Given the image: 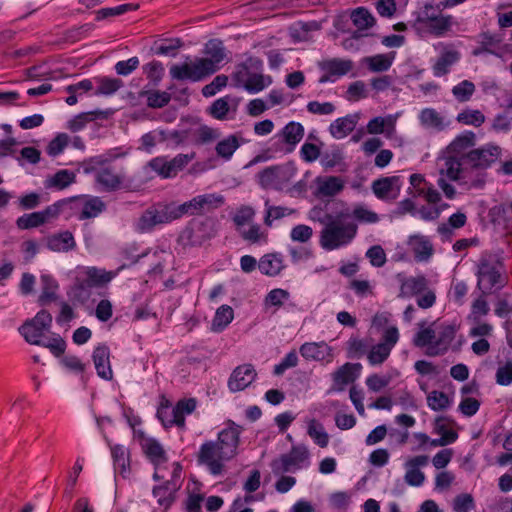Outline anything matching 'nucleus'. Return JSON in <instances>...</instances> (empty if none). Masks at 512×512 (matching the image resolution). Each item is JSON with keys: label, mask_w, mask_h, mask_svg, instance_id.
Instances as JSON below:
<instances>
[{"label": "nucleus", "mask_w": 512, "mask_h": 512, "mask_svg": "<svg viewBox=\"0 0 512 512\" xmlns=\"http://www.w3.org/2000/svg\"><path fill=\"white\" fill-rule=\"evenodd\" d=\"M226 425L218 433L216 441L204 442L197 453L198 464L205 465L214 476L221 475L224 471V463L233 459L238 453L243 428L232 420H228Z\"/></svg>", "instance_id": "nucleus-1"}, {"label": "nucleus", "mask_w": 512, "mask_h": 512, "mask_svg": "<svg viewBox=\"0 0 512 512\" xmlns=\"http://www.w3.org/2000/svg\"><path fill=\"white\" fill-rule=\"evenodd\" d=\"M348 218H350L348 209L338 212L335 217L330 213H325L322 218H318V221L325 225L320 232L319 239L324 250L332 251L353 241L358 232V225L354 221L342 222Z\"/></svg>", "instance_id": "nucleus-2"}, {"label": "nucleus", "mask_w": 512, "mask_h": 512, "mask_svg": "<svg viewBox=\"0 0 512 512\" xmlns=\"http://www.w3.org/2000/svg\"><path fill=\"white\" fill-rule=\"evenodd\" d=\"M186 214L191 215L188 202L179 205L174 202L167 204L157 203L142 213L136 227L141 233L150 232L157 225L169 223Z\"/></svg>", "instance_id": "nucleus-3"}, {"label": "nucleus", "mask_w": 512, "mask_h": 512, "mask_svg": "<svg viewBox=\"0 0 512 512\" xmlns=\"http://www.w3.org/2000/svg\"><path fill=\"white\" fill-rule=\"evenodd\" d=\"M477 278V287L482 294L503 288L506 284L503 263L491 255H482L478 263Z\"/></svg>", "instance_id": "nucleus-4"}, {"label": "nucleus", "mask_w": 512, "mask_h": 512, "mask_svg": "<svg viewBox=\"0 0 512 512\" xmlns=\"http://www.w3.org/2000/svg\"><path fill=\"white\" fill-rule=\"evenodd\" d=\"M296 172L293 162L270 166L258 173V182L264 189L282 190L291 182Z\"/></svg>", "instance_id": "nucleus-5"}, {"label": "nucleus", "mask_w": 512, "mask_h": 512, "mask_svg": "<svg viewBox=\"0 0 512 512\" xmlns=\"http://www.w3.org/2000/svg\"><path fill=\"white\" fill-rule=\"evenodd\" d=\"M309 451L304 444L293 445L290 451L271 461V469L275 475L295 472L309 465Z\"/></svg>", "instance_id": "nucleus-6"}, {"label": "nucleus", "mask_w": 512, "mask_h": 512, "mask_svg": "<svg viewBox=\"0 0 512 512\" xmlns=\"http://www.w3.org/2000/svg\"><path fill=\"white\" fill-rule=\"evenodd\" d=\"M278 136L281 140L273 143L270 151L284 154L292 153L304 136V127L299 122L291 121L282 128Z\"/></svg>", "instance_id": "nucleus-7"}, {"label": "nucleus", "mask_w": 512, "mask_h": 512, "mask_svg": "<svg viewBox=\"0 0 512 512\" xmlns=\"http://www.w3.org/2000/svg\"><path fill=\"white\" fill-rule=\"evenodd\" d=\"M501 154V148L494 144H486L473 149L463 155V161H467L473 168L487 169L497 161Z\"/></svg>", "instance_id": "nucleus-8"}, {"label": "nucleus", "mask_w": 512, "mask_h": 512, "mask_svg": "<svg viewBox=\"0 0 512 512\" xmlns=\"http://www.w3.org/2000/svg\"><path fill=\"white\" fill-rule=\"evenodd\" d=\"M203 52L208 57L198 59L201 62L202 68L210 76L220 69V64L226 57V49L221 40L211 39L205 44Z\"/></svg>", "instance_id": "nucleus-9"}, {"label": "nucleus", "mask_w": 512, "mask_h": 512, "mask_svg": "<svg viewBox=\"0 0 512 512\" xmlns=\"http://www.w3.org/2000/svg\"><path fill=\"white\" fill-rule=\"evenodd\" d=\"M188 162L189 158L187 155L178 154L172 160H167L165 157L153 158L149 161L148 165L160 177L172 178L183 170Z\"/></svg>", "instance_id": "nucleus-10"}, {"label": "nucleus", "mask_w": 512, "mask_h": 512, "mask_svg": "<svg viewBox=\"0 0 512 512\" xmlns=\"http://www.w3.org/2000/svg\"><path fill=\"white\" fill-rule=\"evenodd\" d=\"M371 189L378 199L383 201H394L400 194V177L388 176L379 178L372 182Z\"/></svg>", "instance_id": "nucleus-11"}, {"label": "nucleus", "mask_w": 512, "mask_h": 512, "mask_svg": "<svg viewBox=\"0 0 512 512\" xmlns=\"http://www.w3.org/2000/svg\"><path fill=\"white\" fill-rule=\"evenodd\" d=\"M170 75L178 81L189 80L198 82L209 76L205 69L202 68L200 60L197 58L192 63H183L181 65L174 64L170 68Z\"/></svg>", "instance_id": "nucleus-12"}, {"label": "nucleus", "mask_w": 512, "mask_h": 512, "mask_svg": "<svg viewBox=\"0 0 512 512\" xmlns=\"http://www.w3.org/2000/svg\"><path fill=\"white\" fill-rule=\"evenodd\" d=\"M52 322H23L18 327V332L24 338V340L36 346L44 344L43 340L50 334Z\"/></svg>", "instance_id": "nucleus-13"}, {"label": "nucleus", "mask_w": 512, "mask_h": 512, "mask_svg": "<svg viewBox=\"0 0 512 512\" xmlns=\"http://www.w3.org/2000/svg\"><path fill=\"white\" fill-rule=\"evenodd\" d=\"M257 377V372L252 364L237 366L228 379V388L231 392L242 391L247 388Z\"/></svg>", "instance_id": "nucleus-14"}, {"label": "nucleus", "mask_w": 512, "mask_h": 512, "mask_svg": "<svg viewBox=\"0 0 512 512\" xmlns=\"http://www.w3.org/2000/svg\"><path fill=\"white\" fill-rule=\"evenodd\" d=\"M92 359L95 365L97 375L104 380L113 378V371L110 364V349L105 344H99L95 347Z\"/></svg>", "instance_id": "nucleus-15"}, {"label": "nucleus", "mask_w": 512, "mask_h": 512, "mask_svg": "<svg viewBox=\"0 0 512 512\" xmlns=\"http://www.w3.org/2000/svg\"><path fill=\"white\" fill-rule=\"evenodd\" d=\"M263 62L257 57H249L245 62L236 66L235 71L232 73V80L236 87L245 88V83L248 81L251 69L254 71H261Z\"/></svg>", "instance_id": "nucleus-16"}, {"label": "nucleus", "mask_w": 512, "mask_h": 512, "mask_svg": "<svg viewBox=\"0 0 512 512\" xmlns=\"http://www.w3.org/2000/svg\"><path fill=\"white\" fill-rule=\"evenodd\" d=\"M361 369L360 363H345L332 374L334 385L338 386V390H342L344 386L353 383L358 378Z\"/></svg>", "instance_id": "nucleus-17"}, {"label": "nucleus", "mask_w": 512, "mask_h": 512, "mask_svg": "<svg viewBox=\"0 0 512 512\" xmlns=\"http://www.w3.org/2000/svg\"><path fill=\"white\" fill-rule=\"evenodd\" d=\"M73 200H82V210L78 216L79 220L91 219L100 215L106 209L105 202L97 196L73 197Z\"/></svg>", "instance_id": "nucleus-18"}, {"label": "nucleus", "mask_w": 512, "mask_h": 512, "mask_svg": "<svg viewBox=\"0 0 512 512\" xmlns=\"http://www.w3.org/2000/svg\"><path fill=\"white\" fill-rule=\"evenodd\" d=\"M456 326L454 324L447 325L436 336L434 345L428 347L426 355L437 356L447 351L449 345L453 341L456 333Z\"/></svg>", "instance_id": "nucleus-19"}, {"label": "nucleus", "mask_w": 512, "mask_h": 512, "mask_svg": "<svg viewBox=\"0 0 512 512\" xmlns=\"http://www.w3.org/2000/svg\"><path fill=\"white\" fill-rule=\"evenodd\" d=\"M46 245L53 252H68L76 247V241L73 234L66 230L48 236Z\"/></svg>", "instance_id": "nucleus-20"}, {"label": "nucleus", "mask_w": 512, "mask_h": 512, "mask_svg": "<svg viewBox=\"0 0 512 512\" xmlns=\"http://www.w3.org/2000/svg\"><path fill=\"white\" fill-rule=\"evenodd\" d=\"M300 354L307 360L327 361L331 360V348L325 342L304 343L300 347Z\"/></svg>", "instance_id": "nucleus-21"}, {"label": "nucleus", "mask_w": 512, "mask_h": 512, "mask_svg": "<svg viewBox=\"0 0 512 512\" xmlns=\"http://www.w3.org/2000/svg\"><path fill=\"white\" fill-rule=\"evenodd\" d=\"M95 180L106 192H113L121 188L123 178L113 168L104 167L96 172Z\"/></svg>", "instance_id": "nucleus-22"}, {"label": "nucleus", "mask_w": 512, "mask_h": 512, "mask_svg": "<svg viewBox=\"0 0 512 512\" xmlns=\"http://www.w3.org/2000/svg\"><path fill=\"white\" fill-rule=\"evenodd\" d=\"M358 120V114H349L338 118L330 124L329 132L336 139L344 138L355 129Z\"/></svg>", "instance_id": "nucleus-23"}, {"label": "nucleus", "mask_w": 512, "mask_h": 512, "mask_svg": "<svg viewBox=\"0 0 512 512\" xmlns=\"http://www.w3.org/2000/svg\"><path fill=\"white\" fill-rule=\"evenodd\" d=\"M180 484L174 480L165 481L163 484L155 486L152 494L157 498V502L165 509L169 508L174 502V493L179 488Z\"/></svg>", "instance_id": "nucleus-24"}, {"label": "nucleus", "mask_w": 512, "mask_h": 512, "mask_svg": "<svg viewBox=\"0 0 512 512\" xmlns=\"http://www.w3.org/2000/svg\"><path fill=\"white\" fill-rule=\"evenodd\" d=\"M117 275L116 271H106L97 267H87L84 271V277L90 283L92 288H105Z\"/></svg>", "instance_id": "nucleus-25"}, {"label": "nucleus", "mask_w": 512, "mask_h": 512, "mask_svg": "<svg viewBox=\"0 0 512 512\" xmlns=\"http://www.w3.org/2000/svg\"><path fill=\"white\" fill-rule=\"evenodd\" d=\"M319 68L321 71L329 73L332 77H341L352 70L353 62L351 60L333 58L320 62Z\"/></svg>", "instance_id": "nucleus-26"}, {"label": "nucleus", "mask_w": 512, "mask_h": 512, "mask_svg": "<svg viewBox=\"0 0 512 512\" xmlns=\"http://www.w3.org/2000/svg\"><path fill=\"white\" fill-rule=\"evenodd\" d=\"M397 277L401 282L400 294L402 296L416 295L427 288V279L424 276L405 278L398 274Z\"/></svg>", "instance_id": "nucleus-27"}, {"label": "nucleus", "mask_w": 512, "mask_h": 512, "mask_svg": "<svg viewBox=\"0 0 512 512\" xmlns=\"http://www.w3.org/2000/svg\"><path fill=\"white\" fill-rule=\"evenodd\" d=\"M246 142L244 138L237 134H232L219 141L215 147L216 153L219 157L229 160L234 152Z\"/></svg>", "instance_id": "nucleus-28"}, {"label": "nucleus", "mask_w": 512, "mask_h": 512, "mask_svg": "<svg viewBox=\"0 0 512 512\" xmlns=\"http://www.w3.org/2000/svg\"><path fill=\"white\" fill-rule=\"evenodd\" d=\"M258 268L262 274L276 276L284 268L282 256L277 253L266 254L260 259Z\"/></svg>", "instance_id": "nucleus-29"}, {"label": "nucleus", "mask_w": 512, "mask_h": 512, "mask_svg": "<svg viewBox=\"0 0 512 512\" xmlns=\"http://www.w3.org/2000/svg\"><path fill=\"white\" fill-rule=\"evenodd\" d=\"M460 59V53L456 50H446L441 53L433 65V73L441 77L449 73L450 67Z\"/></svg>", "instance_id": "nucleus-30"}, {"label": "nucleus", "mask_w": 512, "mask_h": 512, "mask_svg": "<svg viewBox=\"0 0 512 512\" xmlns=\"http://www.w3.org/2000/svg\"><path fill=\"white\" fill-rule=\"evenodd\" d=\"M396 120V115L374 117L367 124V132L369 134H382L384 132L390 134L395 130Z\"/></svg>", "instance_id": "nucleus-31"}, {"label": "nucleus", "mask_w": 512, "mask_h": 512, "mask_svg": "<svg viewBox=\"0 0 512 512\" xmlns=\"http://www.w3.org/2000/svg\"><path fill=\"white\" fill-rule=\"evenodd\" d=\"M143 449L147 458L154 466H158L168 460L163 446L154 438L147 439Z\"/></svg>", "instance_id": "nucleus-32"}, {"label": "nucleus", "mask_w": 512, "mask_h": 512, "mask_svg": "<svg viewBox=\"0 0 512 512\" xmlns=\"http://www.w3.org/2000/svg\"><path fill=\"white\" fill-rule=\"evenodd\" d=\"M76 181V174L73 171L62 169L45 181L46 188L63 190Z\"/></svg>", "instance_id": "nucleus-33"}, {"label": "nucleus", "mask_w": 512, "mask_h": 512, "mask_svg": "<svg viewBox=\"0 0 512 512\" xmlns=\"http://www.w3.org/2000/svg\"><path fill=\"white\" fill-rule=\"evenodd\" d=\"M419 120L422 126L437 131H442L447 126L444 118L433 108H424L420 112Z\"/></svg>", "instance_id": "nucleus-34"}, {"label": "nucleus", "mask_w": 512, "mask_h": 512, "mask_svg": "<svg viewBox=\"0 0 512 512\" xmlns=\"http://www.w3.org/2000/svg\"><path fill=\"white\" fill-rule=\"evenodd\" d=\"M395 58V52L387 54H377L371 57L365 58L368 69L372 72H385L392 66Z\"/></svg>", "instance_id": "nucleus-35"}, {"label": "nucleus", "mask_w": 512, "mask_h": 512, "mask_svg": "<svg viewBox=\"0 0 512 512\" xmlns=\"http://www.w3.org/2000/svg\"><path fill=\"white\" fill-rule=\"evenodd\" d=\"M42 293L39 296V303L41 306H45L56 300V290L58 284L56 280L50 275L41 276Z\"/></svg>", "instance_id": "nucleus-36"}, {"label": "nucleus", "mask_w": 512, "mask_h": 512, "mask_svg": "<svg viewBox=\"0 0 512 512\" xmlns=\"http://www.w3.org/2000/svg\"><path fill=\"white\" fill-rule=\"evenodd\" d=\"M428 24L424 26L432 35L443 36L452 26V16L440 15L435 18H427Z\"/></svg>", "instance_id": "nucleus-37"}, {"label": "nucleus", "mask_w": 512, "mask_h": 512, "mask_svg": "<svg viewBox=\"0 0 512 512\" xmlns=\"http://www.w3.org/2000/svg\"><path fill=\"white\" fill-rule=\"evenodd\" d=\"M139 96L147 98V106L150 108H162L171 100L170 93L159 90H143Z\"/></svg>", "instance_id": "nucleus-38"}, {"label": "nucleus", "mask_w": 512, "mask_h": 512, "mask_svg": "<svg viewBox=\"0 0 512 512\" xmlns=\"http://www.w3.org/2000/svg\"><path fill=\"white\" fill-rule=\"evenodd\" d=\"M351 20L359 30H366L374 26L375 18L365 7H358L351 13Z\"/></svg>", "instance_id": "nucleus-39"}, {"label": "nucleus", "mask_w": 512, "mask_h": 512, "mask_svg": "<svg viewBox=\"0 0 512 512\" xmlns=\"http://www.w3.org/2000/svg\"><path fill=\"white\" fill-rule=\"evenodd\" d=\"M96 81L98 87L95 91V95H112L124 85L121 79L106 76L96 78Z\"/></svg>", "instance_id": "nucleus-40"}, {"label": "nucleus", "mask_w": 512, "mask_h": 512, "mask_svg": "<svg viewBox=\"0 0 512 512\" xmlns=\"http://www.w3.org/2000/svg\"><path fill=\"white\" fill-rule=\"evenodd\" d=\"M92 286L84 277H77L74 285L71 288V296L74 300L85 303L91 296Z\"/></svg>", "instance_id": "nucleus-41"}, {"label": "nucleus", "mask_w": 512, "mask_h": 512, "mask_svg": "<svg viewBox=\"0 0 512 512\" xmlns=\"http://www.w3.org/2000/svg\"><path fill=\"white\" fill-rule=\"evenodd\" d=\"M475 133L472 131H464L459 134L449 145V150L455 153H461L469 147L475 145Z\"/></svg>", "instance_id": "nucleus-42"}, {"label": "nucleus", "mask_w": 512, "mask_h": 512, "mask_svg": "<svg viewBox=\"0 0 512 512\" xmlns=\"http://www.w3.org/2000/svg\"><path fill=\"white\" fill-rule=\"evenodd\" d=\"M466 222L467 216L465 213H454L448 218V223H443L438 226V232L442 235L450 236L453 229L462 228L465 226Z\"/></svg>", "instance_id": "nucleus-43"}, {"label": "nucleus", "mask_w": 512, "mask_h": 512, "mask_svg": "<svg viewBox=\"0 0 512 512\" xmlns=\"http://www.w3.org/2000/svg\"><path fill=\"white\" fill-rule=\"evenodd\" d=\"M307 433L318 446L321 448L327 447L329 435L325 432L321 423L317 422L315 419L311 420L308 425Z\"/></svg>", "instance_id": "nucleus-44"}, {"label": "nucleus", "mask_w": 512, "mask_h": 512, "mask_svg": "<svg viewBox=\"0 0 512 512\" xmlns=\"http://www.w3.org/2000/svg\"><path fill=\"white\" fill-rule=\"evenodd\" d=\"M101 115H103V112L99 110L80 113L68 122V128L72 132H78L82 130L88 122L93 121Z\"/></svg>", "instance_id": "nucleus-45"}, {"label": "nucleus", "mask_w": 512, "mask_h": 512, "mask_svg": "<svg viewBox=\"0 0 512 512\" xmlns=\"http://www.w3.org/2000/svg\"><path fill=\"white\" fill-rule=\"evenodd\" d=\"M139 8V4H122L116 7L102 8L97 11L96 20L101 21L109 17L119 16L128 11H134Z\"/></svg>", "instance_id": "nucleus-46"}, {"label": "nucleus", "mask_w": 512, "mask_h": 512, "mask_svg": "<svg viewBox=\"0 0 512 512\" xmlns=\"http://www.w3.org/2000/svg\"><path fill=\"white\" fill-rule=\"evenodd\" d=\"M142 69L153 86H157L164 76V66L157 60L143 65Z\"/></svg>", "instance_id": "nucleus-47"}, {"label": "nucleus", "mask_w": 512, "mask_h": 512, "mask_svg": "<svg viewBox=\"0 0 512 512\" xmlns=\"http://www.w3.org/2000/svg\"><path fill=\"white\" fill-rule=\"evenodd\" d=\"M462 158L450 156L445 159L444 168L440 170L442 175H446L450 180L456 181L460 178L462 171Z\"/></svg>", "instance_id": "nucleus-48"}, {"label": "nucleus", "mask_w": 512, "mask_h": 512, "mask_svg": "<svg viewBox=\"0 0 512 512\" xmlns=\"http://www.w3.org/2000/svg\"><path fill=\"white\" fill-rule=\"evenodd\" d=\"M391 351L392 349L386 347L384 344L378 343L372 346L367 354L369 364L372 366L381 365L388 359Z\"/></svg>", "instance_id": "nucleus-49"}, {"label": "nucleus", "mask_w": 512, "mask_h": 512, "mask_svg": "<svg viewBox=\"0 0 512 512\" xmlns=\"http://www.w3.org/2000/svg\"><path fill=\"white\" fill-rule=\"evenodd\" d=\"M427 404L433 411H443L450 406L451 401L446 393L434 390L428 394Z\"/></svg>", "instance_id": "nucleus-50"}, {"label": "nucleus", "mask_w": 512, "mask_h": 512, "mask_svg": "<svg viewBox=\"0 0 512 512\" xmlns=\"http://www.w3.org/2000/svg\"><path fill=\"white\" fill-rule=\"evenodd\" d=\"M456 120L461 124L479 127L485 122V116L479 110L466 109L457 115Z\"/></svg>", "instance_id": "nucleus-51"}, {"label": "nucleus", "mask_w": 512, "mask_h": 512, "mask_svg": "<svg viewBox=\"0 0 512 512\" xmlns=\"http://www.w3.org/2000/svg\"><path fill=\"white\" fill-rule=\"evenodd\" d=\"M44 224L40 211L23 214L16 220V225L21 230H28Z\"/></svg>", "instance_id": "nucleus-52"}, {"label": "nucleus", "mask_w": 512, "mask_h": 512, "mask_svg": "<svg viewBox=\"0 0 512 512\" xmlns=\"http://www.w3.org/2000/svg\"><path fill=\"white\" fill-rule=\"evenodd\" d=\"M70 137L66 133H59L53 138L46 147V152L51 157H56L61 154L68 146Z\"/></svg>", "instance_id": "nucleus-53"}, {"label": "nucleus", "mask_w": 512, "mask_h": 512, "mask_svg": "<svg viewBox=\"0 0 512 512\" xmlns=\"http://www.w3.org/2000/svg\"><path fill=\"white\" fill-rule=\"evenodd\" d=\"M350 217H353L355 221L365 224H373L379 221L377 213L368 210L363 205H357L350 213Z\"/></svg>", "instance_id": "nucleus-54"}, {"label": "nucleus", "mask_w": 512, "mask_h": 512, "mask_svg": "<svg viewBox=\"0 0 512 512\" xmlns=\"http://www.w3.org/2000/svg\"><path fill=\"white\" fill-rule=\"evenodd\" d=\"M229 110V96H225L215 100L209 107L208 111L213 118L217 120H224L227 118Z\"/></svg>", "instance_id": "nucleus-55"}, {"label": "nucleus", "mask_w": 512, "mask_h": 512, "mask_svg": "<svg viewBox=\"0 0 512 512\" xmlns=\"http://www.w3.org/2000/svg\"><path fill=\"white\" fill-rule=\"evenodd\" d=\"M475 92V85L469 80H463L453 87L452 93L459 102H466L470 100Z\"/></svg>", "instance_id": "nucleus-56"}, {"label": "nucleus", "mask_w": 512, "mask_h": 512, "mask_svg": "<svg viewBox=\"0 0 512 512\" xmlns=\"http://www.w3.org/2000/svg\"><path fill=\"white\" fill-rule=\"evenodd\" d=\"M43 342L44 344H41V347L48 348L54 356L60 357L64 354L66 343L59 335L48 334Z\"/></svg>", "instance_id": "nucleus-57"}, {"label": "nucleus", "mask_w": 512, "mask_h": 512, "mask_svg": "<svg viewBox=\"0 0 512 512\" xmlns=\"http://www.w3.org/2000/svg\"><path fill=\"white\" fill-rule=\"evenodd\" d=\"M265 206L267 207V209L266 215L264 217V224L269 227L272 226L274 220L281 219L285 215H289L292 213V210H289L286 207L269 205V200H266Z\"/></svg>", "instance_id": "nucleus-58"}, {"label": "nucleus", "mask_w": 512, "mask_h": 512, "mask_svg": "<svg viewBox=\"0 0 512 512\" xmlns=\"http://www.w3.org/2000/svg\"><path fill=\"white\" fill-rule=\"evenodd\" d=\"M435 340H436L435 331L431 328H424L415 334V336L413 338V344L416 347H420V348L427 347L428 348V347L434 345Z\"/></svg>", "instance_id": "nucleus-59"}, {"label": "nucleus", "mask_w": 512, "mask_h": 512, "mask_svg": "<svg viewBox=\"0 0 512 512\" xmlns=\"http://www.w3.org/2000/svg\"><path fill=\"white\" fill-rule=\"evenodd\" d=\"M320 157L321 165L326 170L334 168L343 160L342 151L338 147H335L330 151L324 152L323 154L320 155Z\"/></svg>", "instance_id": "nucleus-60"}, {"label": "nucleus", "mask_w": 512, "mask_h": 512, "mask_svg": "<svg viewBox=\"0 0 512 512\" xmlns=\"http://www.w3.org/2000/svg\"><path fill=\"white\" fill-rule=\"evenodd\" d=\"M478 44H482V49L486 50L487 53L499 56V53L495 51V47L501 42V39L490 32H482L478 36Z\"/></svg>", "instance_id": "nucleus-61"}, {"label": "nucleus", "mask_w": 512, "mask_h": 512, "mask_svg": "<svg viewBox=\"0 0 512 512\" xmlns=\"http://www.w3.org/2000/svg\"><path fill=\"white\" fill-rule=\"evenodd\" d=\"M342 181L335 176L328 177L319 187V191L325 196H334L343 189Z\"/></svg>", "instance_id": "nucleus-62"}, {"label": "nucleus", "mask_w": 512, "mask_h": 512, "mask_svg": "<svg viewBox=\"0 0 512 512\" xmlns=\"http://www.w3.org/2000/svg\"><path fill=\"white\" fill-rule=\"evenodd\" d=\"M413 252L416 260L426 261L432 256L433 247L428 240L421 238L414 246Z\"/></svg>", "instance_id": "nucleus-63"}, {"label": "nucleus", "mask_w": 512, "mask_h": 512, "mask_svg": "<svg viewBox=\"0 0 512 512\" xmlns=\"http://www.w3.org/2000/svg\"><path fill=\"white\" fill-rule=\"evenodd\" d=\"M475 508V502L471 494H460L454 498L453 509L456 512H469Z\"/></svg>", "instance_id": "nucleus-64"}]
</instances>
